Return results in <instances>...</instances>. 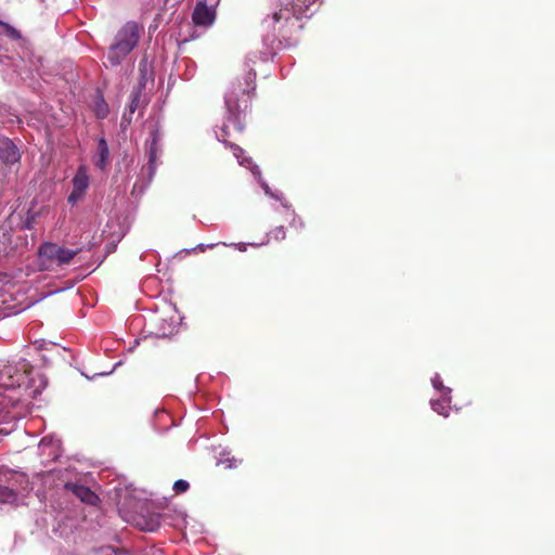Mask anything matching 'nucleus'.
I'll return each instance as SVG.
<instances>
[{"instance_id":"nucleus-5","label":"nucleus","mask_w":555,"mask_h":555,"mask_svg":"<svg viewBox=\"0 0 555 555\" xmlns=\"http://www.w3.org/2000/svg\"><path fill=\"white\" fill-rule=\"evenodd\" d=\"M90 184L89 176L86 166L81 165L78 167L76 175L73 178V190L68 195V203L75 205L80 201Z\"/></svg>"},{"instance_id":"nucleus-9","label":"nucleus","mask_w":555,"mask_h":555,"mask_svg":"<svg viewBox=\"0 0 555 555\" xmlns=\"http://www.w3.org/2000/svg\"><path fill=\"white\" fill-rule=\"evenodd\" d=\"M317 0H293L292 3H287L285 8V12H289L292 10L293 14L296 18L301 16H310L313 14V10L311 9L314 5Z\"/></svg>"},{"instance_id":"nucleus-20","label":"nucleus","mask_w":555,"mask_h":555,"mask_svg":"<svg viewBox=\"0 0 555 555\" xmlns=\"http://www.w3.org/2000/svg\"><path fill=\"white\" fill-rule=\"evenodd\" d=\"M0 35H20L14 27L0 21Z\"/></svg>"},{"instance_id":"nucleus-25","label":"nucleus","mask_w":555,"mask_h":555,"mask_svg":"<svg viewBox=\"0 0 555 555\" xmlns=\"http://www.w3.org/2000/svg\"><path fill=\"white\" fill-rule=\"evenodd\" d=\"M155 30H156V26H150L149 33H152V31H155Z\"/></svg>"},{"instance_id":"nucleus-14","label":"nucleus","mask_w":555,"mask_h":555,"mask_svg":"<svg viewBox=\"0 0 555 555\" xmlns=\"http://www.w3.org/2000/svg\"><path fill=\"white\" fill-rule=\"evenodd\" d=\"M93 112H94L95 116L100 119L106 118L109 113L108 105L105 102L103 94L100 92H98L96 95L94 96Z\"/></svg>"},{"instance_id":"nucleus-11","label":"nucleus","mask_w":555,"mask_h":555,"mask_svg":"<svg viewBox=\"0 0 555 555\" xmlns=\"http://www.w3.org/2000/svg\"><path fill=\"white\" fill-rule=\"evenodd\" d=\"M140 105V92H132L130 103L121 117V126L127 127L132 121V116Z\"/></svg>"},{"instance_id":"nucleus-6","label":"nucleus","mask_w":555,"mask_h":555,"mask_svg":"<svg viewBox=\"0 0 555 555\" xmlns=\"http://www.w3.org/2000/svg\"><path fill=\"white\" fill-rule=\"evenodd\" d=\"M28 364H23V371H20L11 365L4 366L0 371V379L7 388L20 387L26 382Z\"/></svg>"},{"instance_id":"nucleus-16","label":"nucleus","mask_w":555,"mask_h":555,"mask_svg":"<svg viewBox=\"0 0 555 555\" xmlns=\"http://www.w3.org/2000/svg\"><path fill=\"white\" fill-rule=\"evenodd\" d=\"M142 31L144 28L141 23L129 21L122 26L120 35H140Z\"/></svg>"},{"instance_id":"nucleus-21","label":"nucleus","mask_w":555,"mask_h":555,"mask_svg":"<svg viewBox=\"0 0 555 555\" xmlns=\"http://www.w3.org/2000/svg\"><path fill=\"white\" fill-rule=\"evenodd\" d=\"M190 485L186 480L179 479L173 483V490L176 493L185 492L189 489Z\"/></svg>"},{"instance_id":"nucleus-10","label":"nucleus","mask_w":555,"mask_h":555,"mask_svg":"<svg viewBox=\"0 0 555 555\" xmlns=\"http://www.w3.org/2000/svg\"><path fill=\"white\" fill-rule=\"evenodd\" d=\"M94 165L104 171L109 162V149L104 138L98 140L96 153L93 157Z\"/></svg>"},{"instance_id":"nucleus-15","label":"nucleus","mask_w":555,"mask_h":555,"mask_svg":"<svg viewBox=\"0 0 555 555\" xmlns=\"http://www.w3.org/2000/svg\"><path fill=\"white\" fill-rule=\"evenodd\" d=\"M143 531H156L160 527V516L158 514H151L143 517L142 522L138 524Z\"/></svg>"},{"instance_id":"nucleus-8","label":"nucleus","mask_w":555,"mask_h":555,"mask_svg":"<svg viewBox=\"0 0 555 555\" xmlns=\"http://www.w3.org/2000/svg\"><path fill=\"white\" fill-rule=\"evenodd\" d=\"M65 488L86 504L96 505L99 501V496L86 486L67 482Z\"/></svg>"},{"instance_id":"nucleus-2","label":"nucleus","mask_w":555,"mask_h":555,"mask_svg":"<svg viewBox=\"0 0 555 555\" xmlns=\"http://www.w3.org/2000/svg\"><path fill=\"white\" fill-rule=\"evenodd\" d=\"M80 251V248L70 249L60 246L56 243L46 242L38 248L40 267L42 270H51L54 267H63L68 264Z\"/></svg>"},{"instance_id":"nucleus-3","label":"nucleus","mask_w":555,"mask_h":555,"mask_svg":"<svg viewBox=\"0 0 555 555\" xmlns=\"http://www.w3.org/2000/svg\"><path fill=\"white\" fill-rule=\"evenodd\" d=\"M219 0H199L193 11L192 20L196 26L207 27L216 20L215 5Z\"/></svg>"},{"instance_id":"nucleus-22","label":"nucleus","mask_w":555,"mask_h":555,"mask_svg":"<svg viewBox=\"0 0 555 555\" xmlns=\"http://www.w3.org/2000/svg\"><path fill=\"white\" fill-rule=\"evenodd\" d=\"M230 147L233 151L234 156L238 159L240 164L244 165L247 159L241 158L242 154L244 153L243 149L233 143H230Z\"/></svg>"},{"instance_id":"nucleus-7","label":"nucleus","mask_w":555,"mask_h":555,"mask_svg":"<svg viewBox=\"0 0 555 555\" xmlns=\"http://www.w3.org/2000/svg\"><path fill=\"white\" fill-rule=\"evenodd\" d=\"M21 159V152L16 144L9 138H0V160L11 166L18 163Z\"/></svg>"},{"instance_id":"nucleus-24","label":"nucleus","mask_w":555,"mask_h":555,"mask_svg":"<svg viewBox=\"0 0 555 555\" xmlns=\"http://www.w3.org/2000/svg\"><path fill=\"white\" fill-rule=\"evenodd\" d=\"M287 20L288 18V15H284L283 13V10H280V12H275L273 15H272V21L274 23H278L280 22L281 20Z\"/></svg>"},{"instance_id":"nucleus-19","label":"nucleus","mask_w":555,"mask_h":555,"mask_svg":"<svg viewBox=\"0 0 555 555\" xmlns=\"http://www.w3.org/2000/svg\"><path fill=\"white\" fill-rule=\"evenodd\" d=\"M431 383H433V386L437 389V390H440L442 396L446 397L448 396L450 392H451V389L448 388V387H444L443 386V383L440 378V376L438 374H436L433 378H431Z\"/></svg>"},{"instance_id":"nucleus-17","label":"nucleus","mask_w":555,"mask_h":555,"mask_svg":"<svg viewBox=\"0 0 555 555\" xmlns=\"http://www.w3.org/2000/svg\"><path fill=\"white\" fill-rule=\"evenodd\" d=\"M449 403L450 402L447 401L446 399H438V400L430 401L433 410L443 416H448V414H449V410H450Z\"/></svg>"},{"instance_id":"nucleus-18","label":"nucleus","mask_w":555,"mask_h":555,"mask_svg":"<svg viewBox=\"0 0 555 555\" xmlns=\"http://www.w3.org/2000/svg\"><path fill=\"white\" fill-rule=\"evenodd\" d=\"M16 499V493L8 488V487H0V501L1 502H11Z\"/></svg>"},{"instance_id":"nucleus-4","label":"nucleus","mask_w":555,"mask_h":555,"mask_svg":"<svg viewBox=\"0 0 555 555\" xmlns=\"http://www.w3.org/2000/svg\"><path fill=\"white\" fill-rule=\"evenodd\" d=\"M137 44L138 37H124L118 42L113 43L107 51V60L111 65H119Z\"/></svg>"},{"instance_id":"nucleus-1","label":"nucleus","mask_w":555,"mask_h":555,"mask_svg":"<svg viewBox=\"0 0 555 555\" xmlns=\"http://www.w3.org/2000/svg\"><path fill=\"white\" fill-rule=\"evenodd\" d=\"M256 76L254 69H248L244 76V82L234 83L231 91L225 94L229 121H232L240 131L243 129L241 118L250 109V102L256 93Z\"/></svg>"},{"instance_id":"nucleus-23","label":"nucleus","mask_w":555,"mask_h":555,"mask_svg":"<svg viewBox=\"0 0 555 555\" xmlns=\"http://www.w3.org/2000/svg\"><path fill=\"white\" fill-rule=\"evenodd\" d=\"M271 235L275 238V240H284L286 237V232H285V229L283 225L281 227H276L272 232H271Z\"/></svg>"},{"instance_id":"nucleus-12","label":"nucleus","mask_w":555,"mask_h":555,"mask_svg":"<svg viewBox=\"0 0 555 555\" xmlns=\"http://www.w3.org/2000/svg\"><path fill=\"white\" fill-rule=\"evenodd\" d=\"M158 141H159V133L157 130H154L152 132V139L149 147V165L152 171L156 168V162L158 158Z\"/></svg>"},{"instance_id":"nucleus-13","label":"nucleus","mask_w":555,"mask_h":555,"mask_svg":"<svg viewBox=\"0 0 555 555\" xmlns=\"http://www.w3.org/2000/svg\"><path fill=\"white\" fill-rule=\"evenodd\" d=\"M263 43L268 47L266 51H262L263 57L273 56L283 47V41L280 37H264Z\"/></svg>"}]
</instances>
